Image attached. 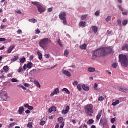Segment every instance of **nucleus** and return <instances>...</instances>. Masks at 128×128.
I'll list each match as a JSON object with an SVG mask.
<instances>
[{
    "instance_id": "obj_1",
    "label": "nucleus",
    "mask_w": 128,
    "mask_h": 128,
    "mask_svg": "<svg viewBox=\"0 0 128 128\" xmlns=\"http://www.w3.org/2000/svg\"><path fill=\"white\" fill-rule=\"evenodd\" d=\"M120 62L123 68H126L128 64V60L126 56L121 54L118 56Z\"/></svg>"
},
{
    "instance_id": "obj_2",
    "label": "nucleus",
    "mask_w": 128,
    "mask_h": 128,
    "mask_svg": "<svg viewBox=\"0 0 128 128\" xmlns=\"http://www.w3.org/2000/svg\"><path fill=\"white\" fill-rule=\"evenodd\" d=\"M52 43V40L48 38H44L41 40L39 42V44L42 48H46L48 46V44Z\"/></svg>"
},
{
    "instance_id": "obj_3",
    "label": "nucleus",
    "mask_w": 128,
    "mask_h": 128,
    "mask_svg": "<svg viewBox=\"0 0 128 128\" xmlns=\"http://www.w3.org/2000/svg\"><path fill=\"white\" fill-rule=\"evenodd\" d=\"M85 112L90 116H92V114H94V106L92 104H88L86 105V106L84 108Z\"/></svg>"
},
{
    "instance_id": "obj_4",
    "label": "nucleus",
    "mask_w": 128,
    "mask_h": 128,
    "mask_svg": "<svg viewBox=\"0 0 128 128\" xmlns=\"http://www.w3.org/2000/svg\"><path fill=\"white\" fill-rule=\"evenodd\" d=\"M92 56H95V58H98L99 56H104V54L102 50V48H98L96 50H94L92 53Z\"/></svg>"
},
{
    "instance_id": "obj_5",
    "label": "nucleus",
    "mask_w": 128,
    "mask_h": 128,
    "mask_svg": "<svg viewBox=\"0 0 128 128\" xmlns=\"http://www.w3.org/2000/svg\"><path fill=\"white\" fill-rule=\"evenodd\" d=\"M66 12H62L58 15L59 18L62 20L64 24H66Z\"/></svg>"
},
{
    "instance_id": "obj_6",
    "label": "nucleus",
    "mask_w": 128,
    "mask_h": 128,
    "mask_svg": "<svg viewBox=\"0 0 128 128\" xmlns=\"http://www.w3.org/2000/svg\"><path fill=\"white\" fill-rule=\"evenodd\" d=\"M102 53L103 54V56H104L107 54L112 52V48H102Z\"/></svg>"
},
{
    "instance_id": "obj_7",
    "label": "nucleus",
    "mask_w": 128,
    "mask_h": 128,
    "mask_svg": "<svg viewBox=\"0 0 128 128\" xmlns=\"http://www.w3.org/2000/svg\"><path fill=\"white\" fill-rule=\"evenodd\" d=\"M0 98L2 100H6V98H8V93L4 91L1 92L0 94Z\"/></svg>"
},
{
    "instance_id": "obj_8",
    "label": "nucleus",
    "mask_w": 128,
    "mask_h": 128,
    "mask_svg": "<svg viewBox=\"0 0 128 128\" xmlns=\"http://www.w3.org/2000/svg\"><path fill=\"white\" fill-rule=\"evenodd\" d=\"M37 8L39 12H46V8H44L40 4L38 6Z\"/></svg>"
},
{
    "instance_id": "obj_9",
    "label": "nucleus",
    "mask_w": 128,
    "mask_h": 128,
    "mask_svg": "<svg viewBox=\"0 0 128 128\" xmlns=\"http://www.w3.org/2000/svg\"><path fill=\"white\" fill-rule=\"evenodd\" d=\"M118 90L120 92H128V88H124L122 86H120L118 88Z\"/></svg>"
},
{
    "instance_id": "obj_10",
    "label": "nucleus",
    "mask_w": 128,
    "mask_h": 128,
    "mask_svg": "<svg viewBox=\"0 0 128 128\" xmlns=\"http://www.w3.org/2000/svg\"><path fill=\"white\" fill-rule=\"evenodd\" d=\"M60 94L58 88H55L54 92L51 93V96H54V94Z\"/></svg>"
},
{
    "instance_id": "obj_11",
    "label": "nucleus",
    "mask_w": 128,
    "mask_h": 128,
    "mask_svg": "<svg viewBox=\"0 0 128 128\" xmlns=\"http://www.w3.org/2000/svg\"><path fill=\"white\" fill-rule=\"evenodd\" d=\"M56 108L54 106H52L48 109V112L50 114L52 112H56Z\"/></svg>"
},
{
    "instance_id": "obj_12",
    "label": "nucleus",
    "mask_w": 128,
    "mask_h": 128,
    "mask_svg": "<svg viewBox=\"0 0 128 128\" xmlns=\"http://www.w3.org/2000/svg\"><path fill=\"white\" fill-rule=\"evenodd\" d=\"M62 72L67 76H70V72L68 70H62Z\"/></svg>"
},
{
    "instance_id": "obj_13",
    "label": "nucleus",
    "mask_w": 128,
    "mask_h": 128,
    "mask_svg": "<svg viewBox=\"0 0 128 128\" xmlns=\"http://www.w3.org/2000/svg\"><path fill=\"white\" fill-rule=\"evenodd\" d=\"M24 108H28V110H34V107L32 106H29L28 104H24Z\"/></svg>"
},
{
    "instance_id": "obj_14",
    "label": "nucleus",
    "mask_w": 128,
    "mask_h": 128,
    "mask_svg": "<svg viewBox=\"0 0 128 128\" xmlns=\"http://www.w3.org/2000/svg\"><path fill=\"white\" fill-rule=\"evenodd\" d=\"M102 110H101L96 116V120H100V116H102Z\"/></svg>"
},
{
    "instance_id": "obj_15",
    "label": "nucleus",
    "mask_w": 128,
    "mask_h": 128,
    "mask_svg": "<svg viewBox=\"0 0 128 128\" xmlns=\"http://www.w3.org/2000/svg\"><path fill=\"white\" fill-rule=\"evenodd\" d=\"M37 54L38 55V58H39L40 60H42V52H38Z\"/></svg>"
},
{
    "instance_id": "obj_16",
    "label": "nucleus",
    "mask_w": 128,
    "mask_h": 128,
    "mask_svg": "<svg viewBox=\"0 0 128 128\" xmlns=\"http://www.w3.org/2000/svg\"><path fill=\"white\" fill-rule=\"evenodd\" d=\"M88 72H96V68H94L90 67L88 68Z\"/></svg>"
},
{
    "instance_id": "obj_17",
    "label": "nucleus",
    "mask_w": 128,
    "mask_h": 128,
    "mask_svg": "<svg viewBox=\"0 0 128 128\" xmlns=\"http://www.w3.org/2000/svg\"><path fill=\"white\" fill-rule=\"evenodd\" d=\"M24 110V108L22 106H20L18 110V112L20 114H22V112Z\"/></svg>"
},
{
    "instance_id": "obj_18",
    "label": "nucleus",
    "mask_w": 128,
    "mask_h": 128,
    "mask_svg": "<svg viewBox=\"0 0 128 128\" xmlns=\"http://www.w3.org/2000/svg\"><path fill=\"white\" fill-rule=\"evenodd\" d=\"M14 46H10L8 50V54H10V52H12V50H14Z\"/></svg>"
},
{
    "instance_id": "obj_19",
    "label": "nucleus",
    "mask_w": 128,
    "mask_h": 128,
    "mask_svg": "<svg viewBox=\"0 0 128 128\" xmlns=\"http://www.w3.org/2000/svg\"><path fill=\"white\" fill-rule=\"evenodd\" d=\"M34 84H36L38 88H40V82H38V80H34Z\"/></svg>"
},
{
    "instance_id": "obj_20",
    "label": "nucleus",
    "mask_w": 128,
    "mask_h": 128,
    "mask_svg": "<svg viewBox=\"0 0 128 128\" xmlns=\"http://www.w3.org/2000/svg\"><path fill=\"white\" fill-rule=\"evenodd\" d=\"M92 30L93 32H94V34H96V32H98V27L96 26H93L92 27Z\"/></svg>"
},
{
    "instance_id": "obj_21",
    "label": "nucleus",
    "mask_w": 128,
    "mask_h": 128,
    "mask_svg": "<svg viewBox=\"0 0 128 128\" xmlns=\"http://www.w3.org/2000/svg\"><path fill=\"white\" fill-rule=\"evenodd\" d=\"M79 26H82V28H84V26H86V22H84L83 21L80 22Z\"/></svg>"
},
{
    "instance_id": "obj_22",
    "label": "nucleus",
    "mask_w": 128,
    "mask_h": 128,
    "mask_svg": "<svg viewBox=\"0 0 128 128\" xmlns=\"http://www.w3.org/2000/svg\"><path fill=\"white\" fill-rule=\"evenodd\" d=\"M82 88L84 90H90L89 86H86V84H83L82 86Z\"/></svg>"
},
{
    "instance_id": "obj_23",
    "label": "nucleus",
    "mask_w": 128,
    "mask_h": 128,
    "mask_svg": "<svg viewBox=\"0 0 128 128\" xmlns=\"http://www.w3.org/2000/svg\"><path fill=\"white\" fill-rule=\"evenodd\" d=\"M28 22L35 24V22H37L38 20L36 18H31L28 20Z\"/></svg>"
},
{
    "instance_id": "obj_24",
    "label": "nucleus",
    "mask_w": 128,
    "mask_h": 128,
    "mask_svg": "<svg viewBox=\"0 0 128 128\" xmlns=\"http://www.w3.org/2000/svg\"><path fill=\"white\" fill-rule=\"evenodd\" d=\"M120 104V100H116V102L112 103V106H116V104Z\"/></svg>"
},
{
    "instance_id": "obj_25",
    "label": "nucleus",
    "mask_w": 128,
    "mask_h": 128,
    "mask_svg": "<svg viewBox=\"0 0 128 128\" xmlns=\"http://www.w3.org/2000/svg\"><path fill=\"white\" fill-rule=\"evenodd\" d=\"M80 48H81V50H86V44H84L80 46Z\"/></svg>"
},
{
    "instance_id": "obj_26",
    "label": "nucleus",
    "mask_w": 128,
    "mask_h": 128,
    "mask_svg": "<svg viewBox=\"0 0 128 128\" xmlns=\"http://www.w3.org/2000/svg\"><path fill=\"white\" fill-rule=\"evenodd\" d=\"M62 92H65L66 94H70V90H68L66 88H63L62 90Z\"/></svg>"
},
{
    "instance_id": "obj_27",
    "label": "nucleus",
    "mask_w": 128,
    "mask_h": 128,
    "mask_svg": "<svg viewBox=\"0 0 128 128\" xmlns=\"http://www.w3.org/2000/svg\"><path fill=\"white\" fill-rule=\"evenodd\" d=\"M122 50H128V45L127 44H126L124 46H123Z\"/></svg>"
},
{
    "instance_id": "obj_28",
    "label": "nucleus",
    "mask_w": 128,
    "mask_h": 128,
    "mask_svg": "<svg viewBox=\"0 0 128 128\" xmlns=\"http://www.w3.org/2000/svg\"><path fill=\"white\" fill-rule=\"evenodd\" d=\"M28 68H32V62H30L26 64Z\"/></svg>"
},
{
    "instance_id": "obj_29",
    "label": "nucleus",
    "mask_w": 128,
    "mask_h": 128,
    "mask_svg": "<svg viewBox=\"0 0 128 128\" xmlns=\"http://www.w3.org/2000/svg\"><path fill=\"white\" fill-rule=\"evenodd\" d=\"M94 122V120L90 119L87 122L86 124H93Z\"/></svg>"
},
{
    "instance_id": "obj_30",
    "label": "nucleus",
    "mask_w": 128,
    "mask_h": 128,
    "mask_svg": "<svg viewBox=\"0 0 128 128\" xmlns=\"http://www.w3.org/2000/svg\"><path fill=\"white\" fill-rule=\"evenodd\" d=\"M18 60V56H14V58L11 59L12 62H16Z\"/></svg>"
},
{
    "instance_id": "obj_31",
    "label": "nucleus",
    "mask_w": 128,
    "mask_h": 128,
    "mask_svg": "<svg viewBox=\"0 0 128 128\" xmlns=\"http://www.w3.org/2000/svg\"><path fill=\"white\" fill-rule=\"evenodd\" d=\"M32 4H34V6H36V8H38V6H40V4L38 3V2H32Z\"/></svg>"
},
{
    "instance_id": "obj_32",
    "label": "nucleus",
    "mask_w": 128,
    "mask_h": 128,
    "mask_svg": "<svg viewBox=\"0 0 128 128\" xmlns=\"http://www.w3.org/2000/svg\"><path fill=\"white\" fill-rule=\"evenodd\" d=\"M3 70H4L5 72H8V66H4L3 67Z\"/></svg>"
},
{
    "instance_id": "obj_33",
    "label": "nucleus",
    "mask_w": 128,
    "mask_h": 128,
    "mask_svg": "<svg viewBox=\"0 0 128 128\" xmlns=\"http://www.w3.org/2000/svg\"><path fill=\"white\" fill-rule=\"evenodd\" d=\"M98 85L96 83L94 84V90H98Z\"/></svg>"
},
{
    "instance_id": "obj_34",
    "label": "nucleus",
    "mask_w": 128,
    "mask_h": 128,
    "mask_svg": "<svg viewBox=\"0 0 128 128\" xmlns=\"http://www.w3.org/2000/svg\"><path fill=\"white\" fill-rule=\"evenodd\" d=\"M20 62H21L22 64H24V62H26V58H20Z\"/></svg>"
},
{
    "instance_id": "obj_35",
    "label": "nucleus",
    "mask_w": 128,
    "mask_h": 128,
    "mask_svg": "<svg viewBox=\"0 0 128 128\" xmlns=\"http://www.w3.org/2000/svg\"><path fill=\"white\" fill-rule=\"evenodd\" d=\"M98 100L102 102L103 100H104V98L102 96H100L98 98Z\"/></svg>"
},
{
    "instance_id": "obj_36",
    "label": "nucleus",
    "mask_w": 128,
    "mask_h": 128,
    "mask_svg": "<svg viewBox=\"0 0 128 128\" xmlns=\"http://www.w3.org/2000/svg\"><path fill=\"white\" fill-rule=\"evenodd\" d=\"M112 20V16H108V17L106 18V22H110Z\"/></svg>"
},
{
    "instance_id": "obj_37",
    "label": "nucleus",
    "mask_w": 128,
    "mask_h": 128,
    "mask_svg": "<svg viewBox=\"0 0 128 128\" xmlns=\"http://www.w3.org/2000/svg\"><path fill=\"white\" fill-rule=\"evenodd\" d=\"M62 120H64V118L62 117H60L58 118V121L60 124H62Z\"/></svg>"
},
{
    "instance_id": "obj_38",
    "label": "nucleus",
    "mask_w": 128,
    "mask_h": 128,
    "mask_svg": "<svg viewBox=\"0 0 128 128\" xmlns=\"http://www.w3.org/2000/svg\"><path fill=\"white\" fill-rule=\"evenodd\" d=\"M103 124L106 125V124H108V120L106 118H103Z\"/></svg>"
},
{
    "instance_id": "obj_39",
    "label": "nucleus",
    "mask_w": 128,
    "mask_h": 128,
    "mask_svg": "<svg viewBox=\"0 0 128 128\" xmlns=\"http://www.w3.org/2000/svg\"><path fill=\"white\" fill-rule=\"evenodd\" d=\"M64 56H68V50H66L64 52Z\"/></svg>"
},
{
    "instance_id": "obj_40",
    "label": "nucleus",
    "mask_w": 128,
    "mask_h": 128,
    "mask_svg": "<svg viewBox=\"0 0 128 128\" xmlns=\"http://www.w3.org/2000/svg\"><path fill=\"white\" fill-rule=\"evenodd\" d=\"M27 126L30 128H32V122L28 123L27 124Z\"/></svg>"
},
{
    "instance_id": "obj_41",
    "label": "nucleus",
    "mask_w": 128,
    "mask_h": 128,
    "mask_svg": "<svg viewBox=\"0 0 128 128\" xmlns=\"http://www.w3.org/2000/svg\"><path fill=\"white\" fill-rule=\"evenodd\" d=\"M127 24H128V20H124L122 23V26H126Z\"/></svg>"
},
{
    "instance_id": "obj_42",
    "label": "nucleus",
    "mask_w": 128,
    "mask_h": 128,
    "mask_svg": "<svg viewBox=\"0 0 128 128\" xmlns=\"http://www.w3.org/2000/svg\"><path fill=\"white\" fill-rule=\"evenodd\" d=\"M117 22H118V26H122V20H118Z\"/></svg>"
},
{
    "instance_id": "obj_43",
    "label": "nucleus",
    "mask_w": 128,
    "mask_h": 128,
    "mask_svg": "<svg viewBox=\"0 0 128 128\" xmlns=\"http://www.w3.org/2000/svg\"><path fill=\"white\" fill-rule=\"evenodd\" d=\"M16 122H12L11 124H10V125L8 126V128H12V126H16Z\"/></svg>"
},
{
    "instance_id": "obj_44",
    "label": "nucleus",
    "mask_w": 128,
    "mask_h": 128,
    "mask_svg": "<svg viewBox=\"0 0 128 128\" xmlns=\"http://www.w3.org/2000/svg\"><path fill=\"white\" fill-rule=\"evenodd\" d=\"M86 16H88V15L86 14L82 15L81 17V20H84L86 18Z\"/></svg>"
},
{
    "instance_id": "obj_45",
    "label": "nucleus",
    "mask_w": 128,
    "mask_h": 128,
    "mask_svg": "<svg viewBox=\"0 0 128 128\" xmlns=\"http://www.w3.org/2000/svg\"><path fill=\"white\" fill-rule=\"evenodd\" d=\"M77 88L78 90H82V85L80 84H78L77 86Z\"/></svg>"
},
{
    "instance_id": "obj_46",
    "label": "nucleus",
    "mask_w": 128,
    "mask_h": 128,
    "mask_svg": "<svg viewBox=\"0 0 128 128\" xmlns=\"http://www.w3.org/2000/svg\"><path fill=\"white\" fill-rule=\"evenodd\" d=\"M112 66L114 68H116V66H118V64L116 63H113L112 64Z\"/></svg>"
},
{
    "instance_id": "obj_47",
    "label": "nucleus",
    "mask_w": 128,
    "mask_h": 128,
    "mask_svg": "<svg viewBox=\"0 0 128 128\" xmlns=\"http://www.w3.org/2000/svg\"><path fill=\"white\" fill-rule=\"evenodd\" d=\"M118 8L119 10H120L122 12H124V8H122V6L120 5H118Z\"/></svg>"
},
{
    "instance_id": "obj_48",
    "label": "nucleus",
    "mask_w": 128,
    "mask_h": 128,
    "mask_svg": "<svg viewBox=\"0 0 128 128\" xmlns=\"http://www.w3.org/2000/svg\"><path fill=\"white\" fill-rule=\"evenodd\" d=\"M62 114H68V112L66 111V110H62Z\"/></svg>"
},
{
    "instance_id": "obj_49",
    "label": "nucleus",
    "mask_w": 128,
    "mask_h": 128,
    "mask_svg": "<svg viewBox=\"0 0 128 128\" xmlns=\"http://www.w3.org/2000/svg\"><path fill=\"white\" fill-rule=\"evenodd\" d=\"M18 70V72H24V70H22V67H20Z\"/></svg>"
},
{
    "instance_id": "obj_50",
    "label": "nucleus",
    "mask_w": 128,
    "mask_h": 128,
    "mask_svg": "<svg viewBox=\"0 0 128 128\" xmlns=\"http://www.w3.org/2000/svg\"><path fill=\"white\" fill-rule=\"evenodd\" d=\"M12 82H18V80L14 78H12V80H11Z\"/></svg>"
},
{
    "instance_id": "obj_51",
    "label": "nucleus",
    "mask_w": 128,
    "mask_h": 128,
    "mask_svg": "<svg viewBox=\"0 0 128 128\" xmlns=\"http://www.w3.org/2000/svg\"><path fill=\"white\" fill-rule=\"evenodd\" d=\"M44 124H46V121L43 120V121H42L40 122V126H44Z\"/></svg>"
},
{
    "instance_id": "obj_52",
    "label": "nucleus",
    "mask_w": 128,
    "mask_h": 128,
    "mask_svg": "<svg viewBox=\"0 0 128 128\" xmlns=\"http://www.w3.org/2000/svg\"><path fill=\"white\" fill-rule=\"evenodd\" d=\"M65 110L68 112V110H70V106H67L65 108Z\"/></svg>"
},
{
    "instance_id": "obj_53",
    "label": "nucleus",
    "mask_w": 128,
    "mask_h": 128,
    "mask_svg": "<svg viewBox=\"0 0 128 128\" xmlns=\"http://www.w3.org/2000/svg\"><path fill=\"white\" fill-rule=\"evenodd\" d=\"M44 56L46 58H50V54H45Z\"/></svg>"
},
{
    "instance_id": "obj_54",
    "label": "nucleus",
    "mask_w": 128,
    "mask_h": 128,
    "mask_svg": "<svg viewBox=\"0 0 128 128\" xmlns=\"http://www.w3.org/2000/svg\"><path fill=\"white\" fill-rule=\"evenodd\" d=\"M19 86L21 88H22V90H26V88L22 85H20Z\"/></svg>"
},
{
    "instance_id": "obj_55",
    "label": "nucleus",
    "mask_w": 128,
    "mask_h": 128,
    "mask_svg": "<svg viewBox=\"0 0 128 128\" xmlns=\"http://www.w3.org/2000/svg\"><path fill=\"white\" fill-rule=\"evenodd\" d=\"M95 16H99L100 15V12L98 10L96 11L94 13Z\"/></svg>"
},
{
    "instance_id": "obj_56",
    "label": "nucleus",
    "mask_w": 128,
    "mask_h": 128,
    "mask_svg": "<svg viewBox=\"0 0 128 128\" xmlns=\"http://www.w3.org/2000/svg\"><path fill=\"white\" fill-rule=\"evenodd\" d=\"M26 68H28L26 64H24L23 66V69L24 70H26Z\"/></svg>"
},
{
    "instance_id": "obj_57",
    "label": "nucleus",
    "mask_w": 128,
    "mask_h": 128,
    "mask_svg": "<svg viewBox=\"0 0 128 128\" xmlns=\"http://www.w3.org/2000/svg\"><path fill=\"white\" fill-rule=\"evenodd\" d=\"M114 122H116V119L114 118H112L111 119L112 124H114Z\"/></svg>"
},
{
    "instance_id": "obj_58",
    "label": "nucleus",
    "mask_w": 128,
    "mask_h": 128,
    "mask_svg": "<svg viewBox=\"0 0 128 128\" xmlns=\"http://www.w3.org/2000/svg\"><path fill=\"white\" fill-rule=\"evenodd\" d=\"M58 44L60 46H62V42L60 41V40H58Z\"/></svg>"
},
{
    "instance_id": "obj_59",
    "label": "nucleus",
    "mask_w": 128,
    "mask_h": 128,
    "mask_svg": "<svg viewBox=\"0 0 128 128\" xmlns=\"http://www.w3.org/2000/svg\"><path fill=\"white\" fill-rule=\"evenodd\" d=\"M6 40V38H0V42H4Z\"/></svg>"
},
{
    "instance_id": "obj_60",
    "label": "nucleus",
    "mask_w": 128,
    "mask_h": 128,
    "mask_svg": "<svg viewBox=\"0 0 128 128\" xmlns=\"http://www.w3.org/2000/svg\"><path fill=\"white\" fill-rule=\"evenodd\" d=\"M48 12H52V8H48Z\"/></svg>"
},
{
    "instance_id": "obj_61",
    "label": "nucleus",
    "mask_w": 128,
    "mask_h": 128,
    "mask_svg": "<svg viewBox=\"0 0 128 128\" xmlns=\"http://www.w3.org/2000/svg\"><path fill=\"white\" fill-rule=\"evenodd\" d=\"M78 84V81H76V80H75V81H74V82H72V84H73V86H74V84Z\"/></svg>"
},
{
    "instance_id": "obj_62",
    "label": "nucleus",
    "mask_w": 128,
    "mask_h": 128,
    "mask_svg": "<svg viewBox=\"0 0 128 128\" xmlns=\"http://www.w3.org/2000/svg\"><path fill=\"white\" fill-rule=\"evenodd\" d=\"M40 30L37 29L36 30V34H40Z\"/></svg>"
},
{
    "instance_id": "obj_63",
    "label": "nucleus",
    "mask_w": 128,
    "mask_h": 128,
    "mask_svg": "<svg viewBox=\"0 0 128 128\" xmlns=\"http://www.w3.org/2000/svg\"><path fill=\"white\" fill-rule=\"evenodd\" d=\"M18 34H22V30H18V32H17Z\"/></svg>"
},
{
    "instance_id": "obj_64",
    "label": "nucleus",
    "mask_w": 128,
    "mask_h": 128,
    "mask_svg": "<svg viewBox=\"0 0 128 128\" xmlns=\"http://www.w3.org/2000/svg\"><path fill=\"white\" fill-rule=\"evenodd\" d=\"M59 126H60V124L58 123H56V126H55L54 128H59Z\"/></svg>"
}]
</instances>
